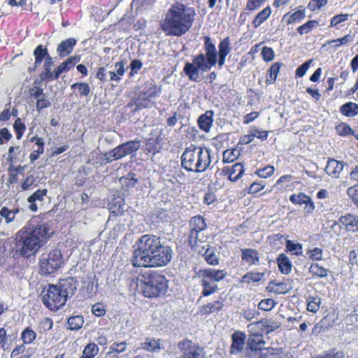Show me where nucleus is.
Listing matches in <instances>:
<instances>
[{
  "label": "nucleus",
  "instance_id": "obj_1",
  "mask_svg": "<svg viewBox=\"0 0 358 358\" xmlns=\"http://www.w3.org/2000/svg\"><path fill=\"white\" fill-rule=\"evenodd\" d=\"M52 225L41 217L30 220L15 235L11 254L14 259L35 255L53 235Z\"/></svg>",
  "mask_w": 358,
  "mask_h": 358
},
{
  "label": "nucleus",
  "instance_id": "obj_2",
  "mask_svg": "<svg viewBox=\"0 0 358 358\" xmlns=\"http://www.w3.org/2000/svg\"><path fill=\"white\" fill-rule=\"evenodd\" d=\"M172 249L159 236L144 234L136 242L131 262L136 268H158L169 264Z\"/></svg>",
  "mask_w": 358,
  "mask_h": 358
},
{
  "label": "nucleus",
  "instance_id": "obj_3",
  "mask_svg": "<svg viewBox=\"0 0 358 358\" xmlns=\"http://www.w3.org/2000/svg\"><path fill=\"white\" fill-rule=\"evenodd\" d=\"M203 40L205 53L195 55L192 62H186L182 69V72L189 80L194 83H200L203 78V73L216 65L217 54L222 53V55L227 56L231 50V40L229 36L220 41L218 51L209 36H203Z\"/></svg>",
  "mask_w": 358,
  "mask_h": 358
},
{
  "label": "nucleus",
  "instance_id": "obj_4",
  "mask_svg": "<svg viewBox=\"0 0 358 358\" xmlns=\"http://www.w3.org/2000/svg\"><path fill=\"white\" fill-rule=\"evenodd\" d=\"M196 16L194 8L183 4H173L165 17L161 20L160 27L166 36L180 37L189 31Z\"/></svg>",
  "mask_w": 358,
  "mask_h": 358
},
{
  "label": "nucleus",
  "instance_id": "obj_5",
  "mask_svg": "<svg viewBox=\"0 0 358 358\" xmlns=\"http://www.w3.org/2000/svg\"><path fill=\"white\" fill-rule=\"evenodd\" d=\"M280 322L264 318L248 325L249 333L246 342V351L249 358H257L266 349L264 334H268L280 327Z\"/></svg>",
  "mask_w": 358,
  "mask_h": 358
},
{
  "label": "nucleus",
  "instance_id": "obj_6",
  "mask_svg": "<svg viewBox=\"0 0 358 358\" xmlns=\"http://www.w3.org/2000/svg\"><path fill=\"white\" fill-rule=\"evenodd\" d=\"M141 294L148 299L164 297L169 289V280L157 270H148L138 275Z\"/></svg>",
  "mask_w": 358,
  "mask_h": 358
},
{
  "label": "nucleus",
  "instance_id": "obj_7",
  "mask_svg": "<svg viewBox=\"0 0 358 358\" xmlns=\"http://www.w3.org/2000/svg\"><path fill=\"white\" fill-rule=\"evenodd\" d=\"M211 163L210 150L191 145L181 156V166L189 172H204Z\"/></svg>",
  "mask_w": 358,
  "mask_h": 358
},
{
  "label": "nucleus",
  "instance_id": "obj_8",
  "mask_svg": "<svg viewBox=\"0 0 358 358\" xmlns=\"http://www.w3.org/2000/svg\"><path fill=\"white\" fill-rule=\"evenodd\" d=\"M227 275V272L225 269L213 268L200 269L197 272V276L200 279L203 288L201 294L203 296H208L215 293L218 289L216 282L224 280Z\"/></svg>",
  "mask_w": 358,
  "mask_h": 358
},
{
  "label": "nucleus",
  "instance_id": "obj_9",
  "mask_svg": "<svg viewBox=\"0 0 358 358\" xmlns=\"http://www.w3.org/2000/svg\"><path fill=\"white\" fill-rule=\"evenodd\" d=\"M141 146V141L135 139L134 141H129L126 143H123L108 152L100 153V164L104 165L111 162L113 160L120 159L127 155H129L133 152H135L139 150Z\"/></svg>",
  "mask_w": 358,
  "mask_h": 358
},
{
  "label": "nucleus",
  "instance_id": "obj_10",
  "mask_svg": "<svg viewBox=\"0 0 358 358\" xmlns=\"http://www.w3.org/2000/svg\"><path fill=\"white\" fill-rule=\"evenodd\" d=\"M63 264L62 252L57 248L51 250L49 252L43 253L39 260L41 272L45 275L57 272Z\"/></svg>",
  "mask_w": 358,
  "mask_h": 358
},
{
  "label": "nucleus",
  "instance_id": "obj_11",
  "mask_svg": "<svg viewBox=\"0 0 358 358\" xmlns=\"http://www.w3.org/2000/svg\"><path fill=\"white\" fill-rule=\"evenodd\" d=\"M189 234L187 242L192 249H196L199 242H205L206 236L203 232L207 229L206 219L197 215L190 218L189 222Z\"/></svg>",
  "mask_w": 358,
  "mask_h": 358
},
{
  "label": "nucleus",
  "instance_id": "obj_12",
  "mask_svg": "<svg viewBox=\"0 0 358 358\" xmlns=\"http://www.w3.org/2000/svg\"><path fill=\"white\" fill-rule=\"evenodd\" d=\"M66 297L57 285H49L46 292L43 295L44 305L52 311H55L64 306Z\"/></svg>",
  "mask_w": 358,
  "mask_h": 358
},
{
  "label": "nucleus",
  "instance_id": "obj_13",
  "mask_svg": "<svg viewBox=\"0 0 358 358\" xmlns=\"http://www.w3.org/2000/svg\"><path fill=\"white\" fill-rule=\"evenodd\" d=\"M161 91V87L157 86L153 80L146 82L138 94V106L141 108H148L152 99L159 96Z\"/></svg>",
  "mask_w": 358,
  "mask_h": 358
},
{
  "label": "nucleus",
  "instance_id": "obj_14",
  "mask_svg": "<svg viewBox=\"0 0 358 358\" xmlns=\"http://www.w3.org/2000/svg\"><path fill=\"white\" fill-rule=\"evenodd\" d=\"M178 348L182 358H205L203 348L192 340L185 338L179 341Z\"/></svg>",
  "mask_w": 358,
  "mask_h": 358
},
{
  "label": "nucleus",
  "instance_id": "obj_15",
  "mask_svg": "<svg viewBox=\"0 0 358 358\" xmlns=\"http://www.w3.org/2000/svg\"><path fill=\"white\" fill-rule=\"evenodd\" d=\"M245 171L244 166L242 163L237 162L231 166H224L221 171V175L226 176L229 180L236 182L242 178Z\"/></svg>",
  "mask_w": 358,
  "mask_h": 358
},
{
  "label": "nucleus",
  "instance_id": "obj_16",
  "mask_svg": "<svg viewBox=\"0 0 358 358\" xmlns=\"http://www.w3.org/2000/svg\"><path fill=\"white\" fill-rule=\"evenodd\" d=\"M34 57V64L28 68V72L31 73L42 64L43 61L46 62L48 59H52L48 52V48L42 44L38 45L33 52Z\"/></svg>",
  "mask_w": 358,
  "mask_h": 358
},
{
  "label": "nucleus",
  "instance_id": "obj_17",
  "mask_svg": "<svg viewBox=\"0 0 358 358\" xmlns=\"http://www.w3.org/2000/svg\"><path fill=\"white\" fill-rule=\"evenodd\" d=\"M293 280L290 278H283L282 281H271L267 287V289L275 294H285L288 293L292 289Z\"/></svg>",
  "mask_w": 358,
  "mask_h": 358
},
{
  "label": "nucleus",
  "instance_id": "obj_18",
  "mask_svg": "<svg viewBox=\"0 0 358 358\" xmlns=\"http://www.w3.org/2000/svg\"><path fill=\"white\" fill-rule=\"evenodd\" d=\"M245 334L242 331H235L231 336V344L229 348L231 355H237L242 352L245 343Z\"/></svg>",
  "mask_w": 358,
  "mask_h": 358
},
{
  "label": "nucleus",
  "instance_id": "obj_19",
  "mask_svg": "<svg viewBox=\"0 0 358 358\" xmlns=\"http://www.w3.org/2000/svg\"><path fill=\"white\" fill-rule=\"evenodd\" d=\"M57 285L67 299L69 296L75 294L77 290L78 281L74 278L67 277L61 279Z\"/></svg>",
  "mask_w": 358,
  "mask_h": 358
},
{
  "label": "nucleus",
  "instance_id": "obj_20",
  "mask_svg": "<svg viewBox=\"0 0 358 358\" xmlns=\"http://www.w3.org/2000/svg\"><path fill=\"white\" fill-rule=\"evenodd\" d=\"M345 163L335 159H329L324 169L325 173L332 178H338Z\"/></svg>",
  "mask_w": 358,
  "mask_h": 358
},
{
  "label": "nucleus",
  "instance_id": "obj_21",
  "mask_svg": "<svg viewBox=\"0 0 358 358\" xmlns=\"http://www.w3.org/2000/svg\"><path fill=\"white\" fill-rule=\"evenodd\" d=\"M306 17V8L303 6H299L296 10L291 13H287L282 16V21L285 22L287 25L299 23Z\"/></svg>",
  "mask_w": 358,
  "mask_h": 358
},
{
  "label": "nucleus",
  "instance_id": "obj_22",
  "mask_svg": "<svg viewBox=\"0 0 358 358\" xmlns=\"http://www.w3.org/2000/svg\"><path fill=\"white\" fill-rule=\"evenodd\" d=\"M289 201L294 205L305 204V208L308 213H312L315 209V204L310 197L304 193L300 192L298 194H294L291 195Z\"/></svg>",
  "mask_w": 358,
  "mask_h": 358
},
{
  "label": "nucleus",
  "instance_id": "obj_23",
  "mask_svg": "<svg viewBox=\"0 0 358 358\" xmlns=\"http://www.w3.org/2000/svg\"><path fill=\"white\" fill-rule=\"evenodd\" d=\"M241 252L243 263H245L250 266L259 264V254L257 250L243 248L241 249Z\"/></svg>",
  "mask_w": 358,
  "mask_h": 358
},
{
  "label": "nucleus",
  "instance_id": "obj_24",
  "mask_svg": "<svg viewBox=\"0 0 358 358\" xmlns=\"http://www.w3.org/2000/svg\"><path fill=\"white\" fill-rule=\"evenodd\" d=\"M48 192V191L46 188L38 189L28 196L27 199V202L29 203L28 208L31 212L35 213L38 210L36 201H44L45 197L47 196Z\"/></svg>",
  "mask_w": 358,
  "mask_h": 358
},
{
  "label": "nucleus",
  "instance_id": "obj_25",
  "mask_svg": "<svg viewBox=\"0 0 358 358\" xmlns=\"http://www.w3.org/2000/svg\"><path fill=\"white\" fill-rule=\"evenodd\" d=\"M53 64V59H48V61L44 62L43 71L38 78V80L42 82H50L58 79V76L55 74V69L52 71Z\"/></svg>",
  "mask_w": 358,
  "mask_h": 358
},
{
  "label": "nucleus",
  "instance_id": "obj_26",
  "mask_svg": "<svg viewBox=\"0 0 358 358\" xmlns=\"http://www.w3.org/2000/svg\"><path fill=\"white\" fill-rule=\"evenodd\" d=\"M267 0H247L245 8L240 14L239 20L245 21L251 13L259 9Z\"/></svg>",
  "mask_w": 358,
  "mask_h": 358
},
{
  "label": "nucleus",
  "instance_id": "obj_27",
  "mask_svg": "<svg viewBox=\"0 0 358 358\" xmlns=\"http://www.w3.org/2000/svg\"><path fill=\"white\" fill-rule=\"evenodd\" d=\"M214 113L213 110H206L203 114L201 115L198 120L197 124L199 129L205 132H209L213 123Z\"/></svg>",
  "mask_w": 358,
  "mask_h": 358
},
{
  "label": "nucleus",
  "instance_id": "obj_28",
  "mask_svg": "<svg viewBox=\"0 0 358 358\" xmlns=\"http://www.w3.org/2000/svg\"><path fill=\"white\" fill-rule=\"evenodd\" d=\"M76 44V40L73 38H69L62 41L57 48V52L60 57H64L69 55L74 46Z\"/></svg>",
  "mask_w": 358,
  "mask_h": 358
},
{
  "label": "nucleus",
  "instance_id": "obj_29",
  "mask_svg": "<svg viewBox=\"0 0 358 358\" xmlns=\"http://www.w3.org/2000/svg\"><path fill=\"white\" fill-rule=\"evenodd\" d=\"M80 56H71L68 57L65 61L62 62L56 69L55 74L58 76V78L60 75L64 72L69 71L73 66L80 62Z\"/></svg>",
  "mask_w": 358,
  "mask_h": 358
},
{
  "label": "nucleus",
  "instance_id": "obj_30",
  "mask_svg": "<svg viewBox=\"0 0 358 358\" xmlns=\"http://www.w3.org/2000/svg\"><path fill=\"white\" fill-rule=\"evenodd\" d=\"M276 262L281 273L287 275L291 273L292 264L285 254H280L276 259Z\"/></svg>",
  "mask_w": 358,
  "mask_h": 358
},
{
  "label": "nucleus",
  "instance_id": "obj_31",
  "mask_svg": "<svg viewBox=\"0 0 358 358\" xmlns=\"http://www.w3.org/2000/svg\"><path fill=\"white\" fill-rule=\"evenodd\" d=\"M42 81L35 79L28 89V95L30 100L34 101L41 96H44V89L41 85Z\"/></svg>",
  "mask_w": 358,
  "mask_h": 358
},
{
  "label": "nucleus",
  "instance_id": "obj_32",
  "mask_svg": "<svg viewBox=\"0 0 358 358\" xmlns=\"http://www.w3.org/2000/svg\"><path fill=\"white\" fill-rule=\"evenodd\" d=\"M141 348L150 352H159L162 349L161 339L146 337L141 343Z\"/></svg>",
  "mask_w": 358,
  "mask_h": 358
},
{
  "label": "nucleus",
  "instance_id": "obj_33",
  "mask_svg": "<svg viewBox=\"0 0 358 358\" xmlns=\"http://www.w3.org/2000/svg\"><path fill=\"white\" fill-rule=\"evenodd\" d=\"M282 65L283 64L280 62H277L271 64L266 73L265 82L267 85L273 84L275 82Z\"/></svg>",
  "mask_w": 358,
  "mask_h": 358
},
{
  "label": "nucleus",
  "instance_id": "obj_34",
  "mask_svg": "<svg viewBox=\"0 0 358 358\" xmlns=\"http://www.w3.org/2000/svg\"><path fill=\"white\" fill-rule=\"evenodd\" d=\"M357 216L348 213L339 218L340 222L345 227L348 231H357Z\"/></svg>",
  "mask_w": 358,
  "mask_h": 358
},
{
  "label": "nucleus",
  "instance_id": "obj_35",
  "mask_svg": "<svg viewBox=\"0 0 358 358\" xmlns=\"http://www.w3.org/2000/svg\"><path fill=\"white\" fill-rule=\"evenodd\" d=\"M71 89L73 92H76V96L80 97H86L90 95L91 88L87 83L77 82L71 85Z\"/></svg>",
  "mask_w": 358,
  "mask_h": 358
},
{
  "label": "nucleus",
  "instance_id": "obj_36",
  "mask_svg": "<svg viewBox=\"0 0 358 358\" xmlns=\"http://www.w3.org/2000/svg\"><path fill=\"white\" fill-rule=\"evenodd\" d=\"M264 278V273L251 271L243 275L239 280V282L249 285L250 283L259 282L262 281Z\"/></svg>",
  "mask_w": 358,
  "mask_h": 358
},
{
  "label": "nucleus",
  "instance_id": "obj_37",
  "mask_svg": "<svg viewBox=\"0 0 358 358\" xmlns=\"http://www.w3.org/2000/svg\"><path fill=\"white\" fill-rule=\"evenodd\" d=\"M114 66L116 71H108L110 80L118 83L121 80L122 77L124 75L126 71L124 62L123 61L117 62L115 63Z\"/></svg>",
  "mask_w": 358,
  "mask_h": 358
},
{
  "label": "nucleus",
  "instance_id": "obj_38",
  "mask_svg": "<svg viewBox=\"0 0 358 358\" xmlns=\"http://www.w3.org/2000/svg\"><path fill=\"white\" fill-rule=\"evenodd\" d=\"M271 13L272 11L269 6L265 7L255 15L252 22V27L254 28L259 27L270 17Z\"/></svg>",
  "mask_w": 358,
  "mask_h": 358
},
{
  "label": "nucleus",
  "instance_id": "obj_39",
  "mask_svg": "<svg viewBox=\"0 0 358 358\" xmlns=\"http://www.w3.org/2000/svg\"><path fill=\"white\" fill-rule=\"evenodd\" d=\"M340 113L348 117L358 115V104L354 102H347L340 107Z\"/></svg>",
  "mask_w": 358,
  "mask_h": 358
},
{
  "label": "nucleus",
  "instance_id": "obj_40",
  "mask_svg": "<svg viewBox=\"0 0 358 358\" xmlns=\"http://www.w3.org/2000/svg\"><path fill=\"white\" fill-rule=\"evenodd\" d=\"M207 264L211 266H217L219 264L220 260L215 254V249L210 245H207L204 253L202 255Z\"/></svg>",
  "mask_w": 358,
  "mask_h": 358
},
{
  "label": "nucleus",
  "instance_id": "obj_41",
  "mask_svg": "<svg viewBox=\"0 0 358 358\" xmlns=\"http://www.w3.org/2000/svg\"><path fill=\"white\" fill-rule=\"evenodd\" d=\"M84 324L83 315H73L67 320V328L70 330L80 329Z\"/></svg>",
  "mask_w": 358,
  "mask_h": 358
},
{
  "label": "nucleus",
  "instance_id": "obj_42",
  "mask_svg": "<svg viewBox=\"0 0 358 358\" xmlns=\"http://www.w3.org/2000/svg\"><path fill=\"white\" fill-rule=\"evenodd\" d=\"M309 273L311 274L312 278H325L327 276L329 270L320 266L317 263H313L309 267Z\"/></svg>",
  "mask_w": 358,
  "mask_h": 358
},
{
  "label": "nucleus",
  "instance_id": "obj_43",
  "mask_svg": "<svg viewBox=\"0 0 358 358\" xmlns=\"http://www.w3.org/2000/svg\"><path fill=\"white\" fill-rule=\"evenodd\" d=\"M320 25L319 21L310 20L296 28L299 34L303 35L310 32L314 28Z\"/></svg>",
  "mask_w": 358,
  "mask_h": 358
},
{
  "label": "nucleus",
  "instance_id": "obj_44",
  "mask_svg": "<svg viewBox=\"0 0 358 358\" xmlns=\"http://www.w3.org/2000/svg\"><path fill=\"white\" fill-rule=\"evenodd\" d=\"M285 236L281 234H274L267 237L269 245L275 250L280 249L282 245V239Z\"/></svg>",
  "mask_w": 358,
  "mask_h": 358
},
{
  "label": "nucleus",
  "instance_id": "obj_45",
  "mask_svg": "<svg viewBox=\"0 0 358 358\" xmlns=\"http://www.w3.org/2000/svg\"><path fill=\"white\" fill-rule=\"evenodd\" d=\"M37 186V177L34 174H29L20 185L21 189L23 191L32 189Z\"/></svg>",
  "mask_w": 358,
  "mask_h": 358
},
{
  "label": "nucleus",
  "instance_id": "obj_46",
  "mask_svg": "<svg viewBox=\"0 0 358 358\" xmlns=\"http://www.w3.org/2000/svg\"><path fill=\"white\" fill-rule=\"evenodd\" d=\"M99 349L96 344L90 343L84 348L80 358H94L99 353Z\"/></svg>",
  "mask_w": 358,
  "mask_h": 358
},
{
  "label": "nucleus",
  "instance_id": "obj_47",
  "mask_svg": "<svg viewBox=\"0 0 358 358\" xmlns=\"http://www.w3.org/2000/svg\"><path fill=\"white\" fill-rule=\"evenodd\" d=\"M223 303L220 301H215L212 303H208L202 308L203 313H215L222 310Z\"/></svg>",
  "mask_w": 358,
  "mask_h": 358
},
{
  "label": "nucleus",
  "instance_id": "obj_48",
  "mask_svg": "<svg viewBox=\"0 0 358 358\" xmlns=\"http://www.w3.org/2000/svg\"><path fill=\"white\" fill-rule=\"evenodd\" d=\"M127 343L126 342H115L112 344L110 348V351L107 352V355L110 356L111 358H117V356L115 354L124 352L126 350Z\"/></svg>",
  "mask_w": 358,
  "mask_h": 358
},
{
  "label": "nucleus",
  "instance_id": "obj_49",
  "mask_svg": "<svg viewBox=\"0 0 358 358\" xmlns=\"http://www.w3.org/2000/svg\"><path fill=\"white\" fill-rule=\"evenodd\" d=\"M286 251L292 252V255L299 256L303 253L302 245L299 243H294L291 240L286 241Z\"/></svg>",
  "mask_w": 358,
  "mask_h": 358
},
{
  "label": "nucleus",
  "instance_id": "obj_50",
  "mask_svg": "<svg viewBox=\"0 0 358 358\" xmlns=\"http://www.w3.org/2000/svg\"><path fill=\"white\" fill-rule=\"evenodd\" d=\"M336 131L340 136L354 135L353 129L345 122H341L335 127Z\"/></svg>",
  "mask_w": 358,
  "mask_h": 358
},
{
  "label": "nucleus",
  "instance_id": "obj_51",
  "mask_svg": "<svg viewBox=\"0 0 358 358\" xmlns=\"http://www.w3.org/2000/svg\"><path fill=\"white\" fill-rule=\"evenodd\" d=\"M26 129L27 127L25 124L22 121L21 118L17 117L13 124V129L17 140H20L22 138L26 131Z\"/></svg>",
  "mask_w": 358,
  "mask_h": 358
},
{
  "label": "nucleus",
  "instance_id": "obj_52",
  "mask_svg": "<svg viewBox=\"0 0 358 358\" xmlns=\"http://www.w3.org/2000/svg\"><path fill=\"white\" fill-rule=\"evenodd\" d=\"M36 338V332L29 327L25 328L21 334V339L24 344L32 343Z\"/></svg>",
  "mask_w": 358,
  "mask_h": 358
},
{
  "label": "nucleus",
  "instance_id": "obj_53",
  "mask_svg": "<svg viewBox=\"0 0 358 358\" xmlns=\"http://www.w3.org/2000/svg\"><path fill=\"white\" fill-rule=\"evenodd\" d=\"M275 168L272 165H266L264 168L258 169L255 173L259 178H267L273 175Z\"/></svg>",
  "mask_w": 358,
  "mask_h": 358
},
{
  "label": "nucleus",
  "instance_id": "obj_54",
  "mask_svg": "<svg viewBox=\"0 0 358 358\" xmlns=\"http://www.w3.org/2000/svg\"><path fill=\"white\" fill-rule=\"evenodd\" d=\"M159 141H160L158 137L156 138H149L146 145L148 152L152 153V155L159 152L161 150Z\"/></svg>",
  "mask_w": 358,
  "mask_h": 358
},
{
  "label": "nucleus",
  "instance_id": "obj_55",
  "mask_svg": "<svg viewBox=\"0 0 358 358\" xmlns=\"http://www.w3.org/2000/svg\"><path fill=\"white\" fill-rule=\"evenodd\" d=\"M238 151L235 149H227L223 152L222 162L224 163L234 162L238 158Z\"/></svg>",
  "mask_w": 358,
  "mask_h": 358
},
{
  "label": "nucleus",
  "instance_id": "obj_56",
  "mask_svg": "<svg viewBox=\"0 0 358 358\" xmlns=\"http://www.w3.org/2000/svg\"><path fill=\"white\" fill-rule=\"evenodd\" d=\"M36 100V110L40 112L44 108H49L51 106V102L48 99L46 93L44 96L37 98Z\"/></svg>",
  "mask_w": 358,
  "mask_h": 358
},
{
  "label": "nucleus",
  "instance_id": "obj_57",
  "mask_svg": "<svg viewBox=\"0 0 358 358\" xmlns=\"http://www.w3.org/2000/svg\"><path fill=\"white\" fill-rule=\"evenodd\" d=\"M320 299L319 297H309L307 299V310L315 313L320 308Z\"/></svg>",
  "mask_w": 358,
  "mask_h": 358
},
{
  "label": "nucleus",
  "instance_id": "obj_58",
  "mask_svg": "<svg viewBox=\"0 0 358 358\" xmlns=\"http://www.w3.org/2000/svg\"><path fill=\"white\" fill-rule=\"evenodd\" d=\"M349 19V14L348 13H341L334 15L333 17L330 20V24L329 27H336L337 28V26Z\"/></svg>",
  "mask_w": 358,
  "mask_h": 358
},
{
  "label": "nucleus",
  "instance_id": "obj_59",
  "mask_svg": "<svg viewBox=\"0 0 358 358\" xmlns=\"http://www.w3.org/2000/svg\"><path fill=\"white\" fill-rule=\"evenodd\" d=\"M18 209L16 210H9L6 206H3L0 210V215L5 218L6 222L9 223L14 220L15 215L18 212Z\"/></svg>",
  "mask_w": 358,
  "mask_h": 358
},
{
  "label": "nucleus",
  "instance_id": "obj_60",
  "mask_svg": "<svg viewBox=\"0 0 358 358\" xmlns=\"http://www.w3.org/2000/svg\"><path fill=\"white\" fill-rule=\"evenodd\" d=\"M347 194L355 206L358 208V185H354L347 189Z\"/></svg>",
  "mask_w": 358,
  "mask_h": 358
},
{
  "label": "nucleus",
  "instance_id": "obj_61",
  "mask_svg": "<svg viewBox=\"0 0 358 358\" xmlns=\"http://www.w3.org/2000/svg\"><path fill=\"white\" fill-rule=\"evenodd\" d=\"M275 305V302L272 299H265L262 300L258 304V308L264 311L271 310Z\"/></svg>",
  "mask_w": 358,
  "mask_h": 358
},
{
  "label": "nucleus",
  "instance_id": "obj_62",
  "mask_svg": "<svg viewBox=\"0 0 358 358\" xmlns=\"http://www.w3.org/2000/svg\"><path fill=\"white\" fill-rule=\"evenodd\" d=\"M261 55L263 60L266 62L272 61L275 57L273 50L271 48L267 46L262 48Z\"/></svg>",
  "mask_w": 358,
  "mask_h": 358
},
{
  "label": "nucleus",
  "instance_id": "obj_63",
  "mask_svg": "<svg viewBox=\"0 0 358 358\" xmlns=\"http://www.w3.org/2000/svg\"><path fill=\"white\" fill-rule=\"evenodd\" d=\"M266 186L264 181H255L248 187V192L250 194H256L262 190Z\"/></svg>",
  "mask_w": 358,
  "mask_h": 358
},
{
  "label": "nucleus",
  "instance_id": "obj_64",
  "mask_svg": "<svg viewBox=\"0 0 358 358\" xmlns=\"http://www.w3.org/2000/svg\"><path fill=\"white\" fill-rule=\"evenodd\" d=\"M315 358H344V354L343 352L336 351L335 349H333L326 351L323 355H317Z\"/></svg>",
  "mask_w": 358,
  "mask_h": 358
}]
</instances>
